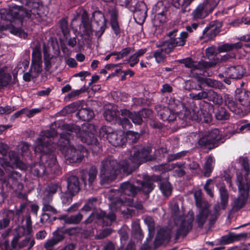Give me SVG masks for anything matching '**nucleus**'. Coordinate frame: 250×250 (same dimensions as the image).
Here are the masks:
<instances>
[{
	"label": "nucleus",
	"instance_id": "52",
	"mask_svg": "<svg viewBox=\"0 0 250 250\" xmlns=\"http://www.w3.org/2000/svg\"><path fill=\"white\" fill-rule=\"evenodd\" d=\"M201 195L202 192L201 190H197L194 192V196L195 199L196 200V206L199 208H202L203 206L207 205V206H208V204L205 202H203L201 199Z\"/></svg>",
	"mask_w": 250,
	"mask_h": 250
},
{
	"label": "nucleus",
	"instance_id": "53",
	"mask_svg": "<svg viewBox=\"0 0 250 250\" xmlns=\"http://www.w3.org/2000/svg\"><path fill=\"white\" fill-rule=\"evenodd\" d=\"M127 117H118L117 120L123 128L125 129H129L132 127V125Z\"/></svg>",
	"mask_w": 250,
	"mask_h": 250
},
{
	"label": "nucleus",
	"instance_id": "45",
	"mask_svg": "<svg viewBox=\"0 0 250 250\" xmlns=\"http://www.w3.org/2000/svg\"><path fill=\"white\" fill-rule=\"evenodd\" d=\"M41 10V8L38 9L32 8L30 10H27L25 12L24 16L32 20L34 19H38V17H42V15H41L39 11Z\"/></svg>",
	"mask_w": 250,
	"mask_h": 250
},
{
	"label": "nucleus",
	"instance_id": "40",
	"mask_svg": "<svg viewBox=\"0 0 250 250\" xmlns=\"http://www.w3.org/2000/svg\"><path fill=\"white\" fill-rule=\"evenodd\" d=\"M214 163L215 160L213 157L209 156L207 159L204 166V175L206 177H208L210 176V174L213 169Z\"/></svg>",
	"mask_w": 250,
	"mask_h": 250
},
{
	"label": "nucleus",
	"instance_id": "12",
	"mask_svg": "<svg viewBox=\"0 0 250 250\" xmlns=\"http://www.w3.org/2000/svg\"><path fill=\"white\" fill-rule=\"evenodd\" d=\"M177 30H174L168 33L169 39L165 42V46H167L166 52H170L175 46H183L185 44L188 34L186 32L181 33L179 37H176Z\"/></svg>",
	"mask_w": 250,
	"mask_h": 250
},
{
	"label": "nucleus",
	"instance_id": "4",
	"mask_svg": "<svg viewBox=\"0 0 250 250\" xmlns=\"http://www.w3.org/2000/svg\"><path fill=\"white\" fill-rule=\"evenodd\" d=\"M57 135L54 129L42 131L35 143L34 150L41 154L40 163H35L31 166V172L35 175L42 176L50 173H56L59 167L56 156L51 152L54 150L51 146V138Z\"/></svg>",
	"mask_w": 250,
	"mask_h": 250
},
{
	"label": "nucleus",
	"instance_id": "41",
	"mask_svg": "<svg viewBox=\"0 0 250 250\" xmlns=\"http://www.w3.org/2000/svg\"><path fill=\"white\" fill-rule=\"evenodd\" d=\"M97 174V170L95 167H91L89 169L87 174L85 175L83 177L84 182H86V180L87 179L89 184H91L96 178Z\"/></svg>",
	"mask_w": 250,
	"mask_h": 250
},
{
	"label": "nucleus",
	"instance_id": "34",
	"mask_svg": "<svg viewBox=\"0 0 250 250\" xmlns=\"http://www.w3.org/2000/svg\"><path fill=\"white\" fill-rule=\"evenodd\" d=\"M242 45L240 42L234 43H226L220 45L218 47V51L220 53L233 51L240 48Z\"/></svg>",
	"mask_w": 250,
	"mask_h": 250
},
{
	"label": "nucleus",
	"instance_id": "54",
	"mask_svg": "<svg viewBox=\"0 0 250 250\" xmlns=\"http://www.w3.org/2000/svg\"><path fill=\"white\" fill-rule=\"evenodd\" d=\"M53 238L59 243L64 239L63 228H58L53 232Z\"/></svg>",
	"mask_w": 250,
	"mask_h": 250
},
{
	"label": "nucleus",
	"instance_id": "23",
	"mask_svg": "<svg viewBox=\"0 0 250 250\" xmlns=\"http://www.w3.org/2000/svg\"><path fill=\"white\" fill-rule=\"evenodd\" d=\"M119 115H121V112L117 110V106L112 104H110L108 106V108L106 109L104 113V116L108 122L117 120L118 116Z\"/></svg>",
	"mask_w": 250,
	"mask_h": 250
},
{
	"label": "nucleus",
	"instance_id": "63",
	"mask_svg": "<svg viewBox=\"0 0 250 250\" xmlns=\"http://www.w3.org/2000/svg\"><path fill=\"white\" fill-rule=\"evenodd\" d=\"M29 61L27 60H24L18 64L19 68L21 69V71L24 72L28 67Z\"/></svg>",
	"mask_w": 250,
	"mask_h": 250
},
{
	"label": "nucleus",
	"instance_id": "46",
	"mask_svg": "<svg viewBox=\"0 0 250 250\" xmlns=\"http://www.w3.org/2000/svg\"><path fill=\"white\" fill-rule=\"evenodd\" d=\"M30 70L33 77H37L42 70V63L31 62Z\"/></svg>",
	"mask_w": 250,
	"mask_h": 250
},
{
	"label": "nucleus",
	"instance_id": "58",
	"mask_svg": "<svg viewBox=\"0 0 250 250\" xmlns=\"http://www.w3.org/2000/svg\"><path fill=\"white\" fill-rule=\"evenodd\" d=\"M58 243L52 237L48 239L44 244V248L47 250H51L53 247Z\"/></svg>",
	"mask_w": 250,
	"mask_h": 250
},
{
	"label": "nucleus",
	"instance_id": "62",
	"mask_svg": "<svg viewBox=\"0 0 250 250\" xmlns=\"http://www.w3.org/2000/svg\"><path fill=\"white\" fill-rule=\"evenodd\" d=\"M244 130H250V123L244 125H242L239 129L237 128L235 130L232 132V134H234L236 133H239L243 131Z\"/></svg>",
	"mask_w": 250,
	"mask_h": 250
},
{
	"label": "nucleus",
	"instance_id": "31",
	"mask_svg": "<svg viewBox=\"0 0 250 250\" xmlns=\"http://www.w3.org/2000/svg\"><path fill=\"white\" fill-rule=\"evenodd\" d=\"M146 51V48H142L137 50L133 55L130 56L127 60V62L129 63L130 66L134 67L137 64L139 61V58L143 56Z\"/></svg>",
	"mask_w": 250,
	"mask_h": 250
},
{
	"label": "nucleus",
	"instance_id": "57",
	"mask_svg": "<svg viewBox=\"0 0 250 250\" xmlns=\"http://www.w3.org/2000/svg\"><path fill=\"white\" fill-rule=\"evenodd\" d=\"M248 161V159L247 157H240L239 159V163L243 168L245 173H247V175H248V173H249L250 172Z\"/></svg>",
	"mask_w": 250,
	"mask_h": 250
},
{
	"label": "nucleus",
	"instance_id": "1",
	"mask_svg": "<svg viewBox=\"0 0 250 250\" xmlns=\"http://www.w3.org/2000/svg\"><path fill=\"white\" fill-rule=\"evenodd\" d=\"M64 130L60 134V138L57 145H52L51 146H56L64 154L65 159L70 163H80L83 158L87 153V150L82 146L77 147L70 144L71 139L76 135L82 142L88 145L96 146L98 140L95 137L96 132L95 126L89 123L83 124L82 128L75 125H66L63 126Z\"/></svg>",
	"mask_w": 250,
	"mask_h": 250
},
{
	"label": "nucleus",
	"instance_id": "61",
	"mask_svg": "<svg viewBox=\"0 0 250 250\" xmlns=\"http://www.w3.org/2000/svg\"><path fill=\"white\" fill-rule=\"evenodd\" d=\"M146 222H148V227L149 234H153L154 230V225L150 217L146 218L145 220Z\"/></svg>",
	"mask_w": 250,
	"mask_h": 250
},
{
	"label": "nucleus",
	"instance_id": "11",
	"mask_svg": "<svg viewBox=\"0 0 250 250\" xmlns=\"http://www.w3.org/2000/svg\"><path fill=\"white\" fill-rule=\"evenodd\" d=\"M216 0H207L199 4L192 13L193 20H202L207 17L216 5Z\"/></svg>",
	"mask_w": 250,
	"mask_h": 250
},
{
	"label": "nucleus",
	"instance_id": "44",
	"mask_svg": "<svg viewBox=\"0 0 250 250\" xmlns=\"http://www.w3.org/2000/svg\"><path fill=\"white\" fill-rule=\"evenodd\" d=\"M160 189L165 196H169L172 192V187L169 183L165 181L160 184Z\"/></svg>",
	"mask_w": 250,
	"mask_h": 250
},
{
	"label": "nucleus",
	"instance_id": "59",
	"mask_svg": "<svg viewBox=\"0 0 250 250\" xmlns=\"http://www.w3.org/2000/svg\"><path fill=\"white\" fill-rule=\"evenodd\" d=\"M27 236L25 238V239L22 242L20 243L19 247L23 248L26 246H27L28 244L29 243V247H30V241L32 240H34L31 234L27 235Z\"/></svg>",
	"mask_w": 250,
	"mask_h": 250
},
{
	"label": "nucleus",
	"instance_id": "55",
	"mask_svg": "<svg viewBox=\"0 0 250 250\" xmlns=\"http://www.w3.org/2000/svg\"><path fill=\"white\" fill-rule=\"evenodd\" d=\"M75 194L74 193H70L68 190L66 192L63 193L61 197L63 204L66 205H69L70 204L72 200V197Z\"/></svg>",
	"mask_w": 250,
	"mask_h": 250
},
{
	"label": "nucleus",
	"instance_id": "28",
	"mask_svg": "<svg viewBox=\"0 0 250 250\" xmlns=\"http://www.w3.org/2000/svg\"><path fill=\"white\" fill-rule=\"evenodd\" d=\"M12 81V76L7 70L4 68H0V87H6L9 85Z\"/></svg>",
	"mask_w": 250,
	"mask_h": 250
},
{
	"label": "nucleus",
	"instance_id": "6",
	"mask_svg": "<svg viewBox=\"0 0 250 250\" xmlns=\"http://www.w3.org/2000/svg\"><path fill=\"white\" fill-rule=\"evenodd\" d=\"M193 218L192 211L188 212L186 215L179 216H177L175 213L174 216V226L171 230L161 229L157 234V239L168 241L173 235H175L176 239L180 236H185L192 229Z\"/></svg>",
	"mask_w": 250,
	"mask_h": 250
},
{
	"label": "nucleus",
	"instance_id": "3",
	"mask_svg": "<svg viewBox=\"0 0 250 250\" xmlns=\"http://www.w3.org/2000/svg\"><path fill=\"white\" fill-rule=\"evenodd\" d=\"M158 177L154 176L151 178L146 177L144 180L141 182V187L136 186L128 182H125L122 184L120 186L121 195L119 199L115 202H112L110 204L109 208L111 212L106 214L103 210L97 211L96 212L92 213L90 216L85 220V223H89L94 221V219L101 220L103 225L107 226L115 220L116 216L113 211H115L118 209L123 211L122 207L125 206H131L133 205L132 197L134 196L136 192L140 189H141L145 194H148L153 189V181L158 180ZM123 211H125L123 210Z\"/></svg>",
	"mask_w": 250,
	"mask_h": 250
},
{
	"label": "nucleus",
	"instance_id": "50",
	"mask_svg": "<svg viewBox=\"0 0 250 250\" xmlns=\"http://www.w3.org/2000/svg\"><path fill=\"white\" fill-rule=\"evenodd\" d=\"M155 14H158L159 15L163 13H167V8L164 4L163 1H158L154 6L153 8Z\"/></svg>",
	"mask_w": 250,
	"mask_h": 250
},
{
	"label": "nucleus",
	"instance_id": "47",
	"mask_svg": "<svg viewBox=\"0 0 250 250\" xmlns=\"http://www.w3.org/2000/svg\"><path fill=\"white\" fill-rule=\"evenodd\" d=\"M60 186L57 184H50L48 185L45 189L44 196H50L52 198L53 194H55L60 188Z\"/></svg>",
	"mask_w": 250,
	"mask_h": 250
},
{
	"label": "nucleus",
	"instance_id": "15",
	"mask_svg": "<svg viewBox=\"0 0 250 250\" xmlns=\"http://www.w3.org/2000/svg\"><path fill=\"white\" fill-rule=\"evenodd\" d=\"M183 62L186 67L190 68L191 72L193 73L194 71H202L207 68H208L212 66V62H207L204 61L195 62L190 58H187L183 61Z\"/></svg>",
	"mask_w": 250,
	"mask_h": 250
},
{
	"label": "nucleus",
	"instance_id": "25",
	"mask_svg": "<svg viewBox=\"0 0 250 250\" xmlns=\"http://www.w3.org/2000/svg\"><path fill=\"white\" fill-rule=\"evenodd\" d=\"M67 190L70 193H77L80 190V183L78 178L74 175L68 177L67 179Z\"/></svg>",
	"mask_w": 250,
	"mask_h": 250
},
{
	"label": "nucleus",
	"instance_id": "37",
	"mask_svg": "<svg viewBox=\"0 0 250 250\" xmlns=\"http://www.w3.org/2000/svg\"><path fill=\"white\" fill-rule=\"evenodd\" d=\"M34 63H42L41 47L39 43L33 48L32 53V62Z\"/></svg>",
	"mask_w": 250,
	"mask_h": 250
},
{
	"label": "nucleus",
	"instance_id": "2",
	"mask_svg": "<svg viewBox=\"0 0 250 250\" xmlns=\"http://www.w3.org/2000/svg\"><path fill=\"white\" fill-rule=\"evenodd\" d=\"M150 151L151 148L148 146L141 147L138 150L133 148L131 151L125 152L119 163L111 157L104 159L100 167L101 184H109L120 173L128 174L142 163L152 160Z\"/></svg>",
	"mask_w": 250,
	"mask_h": 250
},
{
	"label": "nucleus",
	"instance_id": "48",
	"mask_svg": "<svg viewBox=\"0 0 250 250\" xmlns=\"http://www.w3.org/2000/svg\"><path fill=\"white\" fill-rule=\"evenodd\" d=\"M140 135L138 133L132 131H128L125 134V142L129 143L136 142L139 138Z\"/></svg>",
	"mask_w": 250,
	"mask_h": 250
},
{
	"label": "nucleus",
	"instance_id": "51",
	"mask_svg": "<svg viewBox=\"0 0 250 250\" xmlns=\"http://www.w3.org/2000/svg\"><path fill=\"white\" fill-rule=\"evenodd\" d=\"M83 215L81 213L68 216L66 219V223L68 224H77L82 220Z\"/></svg>",
	"mask_w": 250,
	"mask_h": 250
},
{
	"label": "nucleus",
	"instance_id": "56",
	"mask_svg": "<svg viewBox=\"0 0 250 250\" xmlns=\"http://www.w3.org/2000/svg\"><path fill=\"white\" fill-rule=\"evenodd\" d=\"M112 232V230L110 229L107 228L103 230H100L98 234L96 235V238L98 239H103L109 235Z\"/></svg>",
	"mask_w": 250,
	"mask_h": 250
},
{
	"label": "nucleus",
	"instance_id": "7",
	"mask_svg": "<svg viewBox=\"0 0 250 250\" xmlns=\"http://www.w3.org/2000/svg\"><path fill=\"white\" fill-rule=\"evenodd\" d=\"M119 5L125 6L134 13V18L136 22L142 24L147 16V7L146 4L137 0H119Z\"/></svg>",
	"mask_w": 250,
	"mask_h": 250
},
{
	"label": "nucleus",
	"instance_id": "26",
	"mask_svg": "<svg viewBox=\"0 0 250 250\" xmlns=\"http://www.w3.org/2000/svg\"><path fill=\"white\" fill-rule=\"evenodd\" d=\"M174 104L176 105V114H178L179 119L181 120H187L189 117V111L184 106L183 104L177 100H173Z\"/></svg>",
	"mask_w": 250,
	"mask_h": 250
},
{
	"label": "nucleus",
	"instance_id": "21",
	"mask_svg": "<svg viewBox=\"0 0 250 250\" xmlns=\"http://www.w3.org/2000/svg\"><path fill=\"white\" fill-rule=\"evenodd\" d=\"M235 93V99L240 105L248 106L250 105V91L237 89Z\"/></svg>",
	"mask_w": 250,
	"mask_h": 250
},
{
	"label": "nucleus",
	"instance_id": "24",
	"mask_svg": "<svg viewBox=\"0 0 250 250\" xmlns=\"http://www.w3.org/2000/svg\"><path fill=\"white\" fill-rule=\"evenodd\" d=\"M108 14L110 18V24L112 29L116 35L120 33V28L117 21V11L115 8L108 10Z\"/></svg>",
	"mask_w": 250,
	"mask_h": 250
},
{
	"label": "nucleus",
	"instance_id": "42",
	"mask_svg": "<svg viewBox=\"0 0 250 250\" xmlns=\"http://www.w3.org/2000/svg\"><path fill=\"white\" fill-rule=\"evenodd\" d=\"M216 118L218 120H226L229 118V114L226 109L222 107H219L215 112Z\"/></svg>",
	"mask_w": 250,
	"mask_h": 250
},
{
	"label": "nucleus",
	"instance_id": "8",
	"mask_svg": "<svg viewBox=\"0 0 250 250\" xmlns=\"http://www.w3.org/2000/svg\"><path fill=\"white\" fill-rule=\"evenodd\" d=\"M219 130L214 128L208 130L198 141V144L201 147L208 148L209 150L218 146L224 142Z\"/></svg>",
	"mask_w": 250,
	"mask_h": 250
},
{
	"label": "nucleus",
	"instance_id": "60",
	"mask_svg": "<svg viewBox=\"0 0 250 250\" xmlns=\"http://www.w3.org/2000/svg\"><path fill=\"white\" fill-rule=\"evenodd\" d=\"M61 29L63 34H66L68 32L67 22L65 19H62L60 22Z\"/></svg>",
	"mask_w": 250,
	"mask_h": 250
},
{
	"label": "nucleus",
	"instance_id": "17",
	"mask_svg": "<svg viewBox=\"0 0 250 250\" xmlns=\"http://www.w3.org/2000/svg\"><path fill=\"white\" fill-rule=\"evenodd\" d=\"M249 173H245L243 176L242 173L237 174L236 183L238 186L239 193H249L250 188V179H249Z\"/></svg>",
	"mask_w": 250,
	"mask_h": 250
},
{
	"label": "nucleus",
	"instance_id": "16",
	"mask_svg": "<svg viewBox=\"0 0 250 250\" xmlns=\"http://www.w3.org/2000/svg\"><path fill=\"white\" fill-rule=\"evenodd\" d=\"M18 237L15 236L13 241V247H15L19 241V237L31 234L32 232V226L31 217L29 215L26 217L25 226H20L17 229Z\"/></svg>",
	"mask_w": 250,
	"mask_h": 250
},
{
	"label": "nucleus",
	"instance_id": "18",
	"mask_svg": "<svg viewBox=\"0 0 250 250\" xmlns=\"http://www.w3.org/2000/svg\"><path fill=\"white\" fill-rule=\"evenodd\" d=\"M92 17L97 26L96 35L100 37L104 33L105 28V20L104 15L100 11H95L93 13Z\"/></svg>",
	"mask_w": 250,
	"mask_h": 250
},
{
	"label": "nucleus",
	"instance_id": "64",
	"mask_svg": "<svg viewBox=\"0 0 250 250\" xmlns=\"http://www.w3.org/2000/svg\"><path fill=\"white\" fill-rule=\"evenodd\" d=\"M134 51V49L131 47H126L123 49L119 53L121 55H122L121 57L123 58L127 56L130 53H132Z\"/></svg>",
	"mask_w": 250,
	"mask_h": 250
},
{
	"label": "nucleus",
	"instance_id": "49",
	"mask_svg": "<svg viewBox=\"0 0 250 250\" xmlns=\"http://www.w3.org/2000/svg\"><path fill=\"white\" fill-rule=\"evenodd\" d=\"M220 194L221 199V205L224 208L228 202V194L227 189L225 187H222L220 188Z\"/></svg>",
	"mask_w": 250,
	"mask_h": 250
},
{
	"label": "nucleus",
	"instance_id": "32",
	"mask_svg": "<svg viewBox=\"0 0 250 250\" xmlns=\"http://www.w3.org/2000/svg\"><path fill=\"white\" fill-rule=\"evenodd\" d=\"M249 193H239L238 197L233 201V208L237 210L242 208L246 204Z\"/></svg>",
	"mask_w": 250,
	"mask_h": 250
},
{
	"label": "nucleus",
	"instance_id": "30",
	"mask_svg": "<svg viewBox=\"0 0 250 250\" xmlns=\"http://www.w3.org/2000/svg\"><path fill=\"white\" fill-rule=\"evenodd\" d=\"M199 208V212L196 216V222L200 227H202L207 220L209 211L207 205Z\"/></svg>",
	"mask_w": 250,
	"mask_h": 250
},
{
	"label": "nucleus",
	"instance_id": "29",
	"mask_svg": "<svg viewBox=\"0 0 250 250\" xmlns=\"http://www.w3.org/2000/svg\"><path fill=\"white\" fill-rule=\"evenodd\" d=\"M52 198L50 196H44L42 199L43 207L42 210L44 212L49 213L51 215L56 214L58 212L57 209L50 203L52 201Z\"/></svg>",
	"mask_w": 250,
	"mask_h": 250
},
{
	"label": "nucleus",
	"instance_id": "33",
	"mask_svg": "<svg viewBox=\"0 0 250 250\" xmlns=\"http://www.w3.org/2000/svg\"><path fill=\"white\" fill-rule=\"evenodd\" d=\"M198 81L201 84L205 83L208 87L219 89L222 87V83L221 82L210 78L199 77Z\"/></svg>",
	"mask_w": 250,
	"mask_h": 250
},
{
	"label": "nucleus",
	"instance_id": "13",
	"mask_svg": "<svg viewBox=\"0 0 250 250\" xmlns=\"http://www.w3.org/2000/svg\"><path fill=\"white\" fill-rule=\"evenodd\" d=\"M120 112L121 116H127L136 125H141L143 122L142 118L148 117L151 114V111L147 109L137 112H131L128 109H121Z\"/></svg>",
	"mask_w": 250,
	"mask_h": 250
},
{
	"label": "nucleus",
	"instance_id": "27",
	"mask_svg": "<svg viewBox=\"0 0 250 250\" xmlns=\"http://www.w3.org/2000/svg\"><path fill=\"white\" fill-rule=\"evenodd\" d=\"M224 99L226 105L228 106L229 109L235 113H238L241 110L240 104H236L232 99V97L228 94L224 95Z\"/></svg>",
	"mask_w": 250,
	"mask_h": 250
},
{
	"label": "nucleus",
	"instance_id": "14",
	"mask_svg": "<svg viewBox=\"0 0 250 250\" xmlns=\"http://www.w3.org/2000/svg\"><path fill=\"white\" fill-rule=\"evenodd\" d=\"M160 108L158 114L162 120L170 122L176 119V105L174 104L173 100L169 101L168 106L160 107Z\"/></svg>",
	"mask_w": 250,
	"mask_h": 250
},
{
	"label": "nucleus",
	"instance_id": "5",
	"mask_svg": "<svg viewBox=\"0 0 250 250\" xmlns=\"http://www.w3.org/2000/svg\"><path fill=\"white\" fill-rule=\"evenodd\" d=\"M9 162L4 163L3 160H0V164L4 169L3 171L0 168V196L3 193L13 190L17 192L21 191L23 188V185L19 181L21 177V174L14 170L13 165L20 169H24L26 166L19 159L18 155L14 151L9 153Z\"/></svg>",
	"mask_w": 250,
	"mask_h": 250
},
{
	"label": "nucleus",
	"instance_id": "22",
	"mask_svg": "<svg viewBox=\"0 0 250 250\" xmlns=\"http://www.w3.org/2000/svg\"><path fill=\"white\" fill-rule=\"evenodd\" d=\"M219 32L220 29L214 23L211 22L203 31V38L207 39L208 41L211 40Z\"/></svg>",
	"mask_w": 250,
	"mask_h": 250
},
{
	"label": "nucleus",
	"instance_id": "9",
	"mask_svg": "<svg viewBox=\"0 0 250 250\" xmlns=\"http://www.w3.org/2000/svg\"><path fill=\"white\" fill-rule=\"evenodd\" d=\"M100 135L106 138L109 143L115 146H123L125 143V134L122 130L115 131L107 126L101 127Z\"/></svg>",
	"mask_w": 250,
	"mask_h": 250
},
{
	"label": "nucleus",
	"instance_id": "19",
	"mask_svg": "<svg viewBox=\"0 0 250 250\" xmlns=\"http://www.w3.org/2000/svg\"><path fill=\"white\" fill-rule=\"evenodd\" d=\"M249 237V234L246 232H242L239 234L230 232L228 234L221 237L220 242L223 244H229L235 241L245 240Z\"/></svg>",
	"mask_w": 250,
	"mask_h": 250
},
{
	"label": "nucleus",
	"instance_id": "20",
	"mask_svg": "<svg viewBox=\"0 0 250 250\" xmlns=\"http://www.w3.org/2000/svg\"><path fill=\"white\" fill-rule=\"evenodd\" d=\"M244 74V69L241 65H237L228 67L225 71L226 77L233 79L242 78Z\"/></svg>",
	"mask_w": 250,
	"mask_h": 250
},
{
	"label": "nucleus",
	"instance_id": "10",
	"mask_svg": "<svg viewBox=\"0 0 250 250\" xmlns=\"http://www.w3.org/2000/svg\"><path fill=\"white\" fill-rule=\"evenodd\" d=\"M78 110L77 114L79 118L83 121H89L94 116V114L92 110L83 102L78 101L70 104L65 107L63 109V112L67 113H70Z\"/></svg>",
	"mask_w": 250,
	"mask_h": 250
},
{
	"label": "nucleus",
	"instance_id": "43",
	"mask_svg": "<svg viewBox=\"0 0 250 250\" xmlns=\"http://www.w3.org/2000/svg\"><path fill=\"white\" fill-rule=\"evenodd\" d=\"M208 90H202L198 93L192 92L189 94V97L193 100H201L208 98Z\"/></svg>",
	"mask_w": 250,
	"mask_h": 250
},
{
	"label": "nucleus",
	"instance_id": "38",
	"mask_svg": "<svg viewBox=\"0 0 250 250\" xmlns=\"http://www.w3.org/2000/svg\"><path fill=\"white\" fill-rule=\"evenodd\" d=\"M6 29H9L10 32L12 34H13L15 35L18 36L20 37V38H25L27 36V35L26 33H25L24 31H23L22 30H21V29H20L19 28H15L13 26L5 27L4 26L0 25V32L5 30H6Z\"/></svg>",
	"mask_w": 250,
	"mask_h": 250
},
{
	"label": "nucleus",
	"instance_id": "39",
	"mask_svg": "<svg viewBox=\"0 0 250 250\" xmlns=\"http://www.w3.org/2000/svg\"><path fill=\"white\" fill-rule=\"evenodd\" d=\"M167 46H165V42L162 45V48L156 51L153 54V57H155V60L157 62L160 63L164 60V59L166 57V54L169 53L170 52H166V49H167Z\"/></svg>",
	"mask_w": 250,
	"mask_h": 250
},
{
	"label": "nucleus",
	"instance_id": "35",
	"mask_svg": "<svg viewBox=\"0 0 250 250\" xmlns=\"http://www.w3.org/2000/svg\"><path fill=\"white\" fill-rule=\"evenodd\" d=\"M207 99L213 102L215 104L220 105L223 103L222 96L212 89L208 90Z\"/></svg>",
	"mask_w": 250,
	"mask_h": 250
},
{
	"label": "nucleus",
	"instance_id": "36",
	"mask_svg": "<svg viewBox=\"0 0 250 250\" xmlns=\"http://www.w3.org/2000/svg\"><path fill=\"white\" fill-rule=\"evenodd\" d=\"M82 26L84 29L86 34H89L92 30L91 21H90L87 13L85 10H82L81 13Z\"/></svg>",
	"mask_w": 250,
	"mask_h": 250
}]
</instances>
